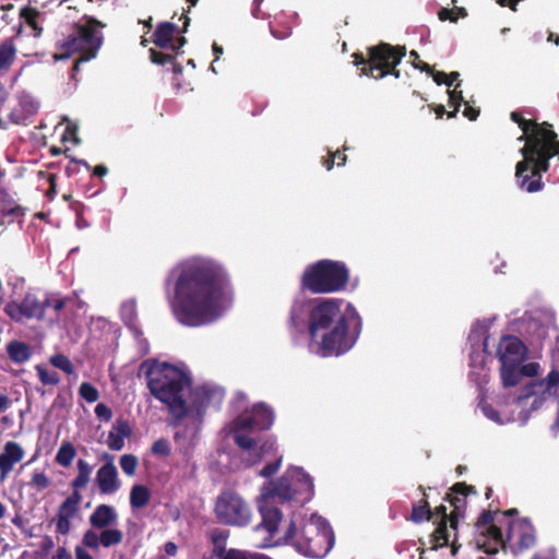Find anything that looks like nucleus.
Returning a JSON list of instances; mask_svg holds the SVG:
<instances>
[{
	"label": "nucleus",
	"instance_id": "1",
	"mask_svg": "<svg viewBox=\"0 0 559 559\" xmlns=\"http://www.w3.org/2000/svg\"><path fill=\"white\" fill-rule=\"evenodd\" d=\"M176 320L198 328L215 322L233 301V285L227 270L215 260L189 259L174 270Z\"/></svg>",
	"mask_w": 559,
	"mask_h": 559
},
{
	"label": "nucleus",
	"instance_id": "2",
	"mask_svg": "<svg viewBox=\"0 0 559 559\" xmlns=\"http://www.w3.org/2000/svg\"><path fill=\"white\" fill-rule=\"evenodd\" d=\"M510 118L523 131L518 140L525 142L520 150L523 159L515 166L516 183L530 193L540 191L544 187L542 175L548 171L549 159L559 156L557 133L552 124L525 119L519 111H512Z\"/></svg>",
	"mask_w": 559,
	"mask_h": 559
},
{
	"label": "nucleus",
	"instance_id": "3",
	"mask_svg": "<svg viewBox=\"0 0 559 559\" xmlns=\"http://www.w3.org/2000/svg\"><path fill=\"white\" fill-rule=\"evenodd\" d=\"M140 372L147 381L150 393L159 402L167 405L169 413L181 420L189 414L183 391L191 383L189 377L169 362H158L146 359L140 365Z\"/></svg>",
	"mask_w": 559,
	"mask_h": 559
},
{
	"label": "nucleus",
	"instance_id": "4",
	"mask_svg": "<svg viewBox=\"0 0 559 559\" xmlns=\"http://www.w3.org/2000/svg\"><path fill=\"white\" fill-rule=\"evenodd\" d=\"M499 511L484 510L475 522V533L484 538L477 544L488 555H495L499 548H507V544L516 537L518 551L532 548L536 543L535 528L528 519H521L509 523L506 538L502 530L495 524V514Z\"/></svg>",
	"mask_w": 559,
	"mask_h": 559
},
{
	"label": "nucleus",
	"instance_id": "5",
	"mask_svg": "<svg viewBox=\"0 0 559 559\" xmlns=\"http://www.w3.org/2000/svg\"><path fill=\"white\" fill-rule=\"evenodd\" d=\"M334 536L330 525L321 520L302 521L297 524L290 520L284 534L274 545H290L304 556L323 558L333 547Z\"/></svg>",
	"mask_w": 559,
	"mask_h": 559
},
{
	"label": "nucleus",
	"instance_id": "6",
	"mask_svg": "<svg viewBox=\"0 0 559 559\" xmlns=\"http://www.w3.org/2000/svg\"><path fill=\"white\" fill-rule=\"evenodd\" d=\"M105 26L106 24L97 19L86 14L83 15L73 25L72 33L57 43L59 55H56L55 58L67 59L73 53H80L72 68L73 71H79L80 63L90 61L97 56L104 43L102 29Z\"/></svg>",
	"mask_w": 559,
	"mask_h": 559
},
{
	"label": "nucleus",
	"instance_id": "7",
	"mask_svg": "<svg viewBox=\"0 0 559 559\" xmlns=\"http://www.w3.org/2000/svg\"><path fill=\"white\" fill-rule=\"evenodd\" d=\"M349 269L343 261L322 259L306 266L300 288L313 295L338 293L349 283Z\"/></svg>",
	"mask_w": 559,
	"mask_h": 559
},
{
	"label": "nucleus",
	"instance_id": "8",
	"mask_svg": "<svg viewBox=\"0 0 559 559\" xmlns=\"http://www.w3.org/2000/svg\"><path fill=\"white\" fill-rule=\"evenodd\" d=\"M406 56V47L396 45L392 46L388 43L367 48V56L362 52L353 53V63L359 68V75H366L380 80L386 75L400 78V71L396 67Z\"/></svg>",
	"mask_w": 559,
	"mask_h": 559
},
{
	"label": "nucleus",
	"instance_id": "9",
	"mask_svg": "<svg viewBox=\"0 0 559 559\" xmlns=\"http://www.w3.org/2000/svg\"><path fill=\"white\" fill-rule=\"evenodd\" d=\"M342 306V299H318L308 316V332L312 341L319 340L320 333L344 318H354L357 328H361V318L355 307L352 304H347L343 310Z\"/></svg>",
	"mask_w": 559,
	"mask_h": 559
},
{
	"label": "nucleus",
	"instance_id": "10",
	"mask_svg": "<svg viewBox=\"0 0 559 559\" xmlns=\"http://www.w3.org/2000/svg\"><path fill=\"white\" fill-rule=\"evenodd\" d=\"M361 328H357L354 318H344L326 329L314 341L318 354L322 357L341 356L347 353L356 343Z\"/></svg>",
	"mask_w": 559,
	"mask_h": 559
},
{
	"label": "nucleus",
	"instance_id": "11",
	"mask_svg": "<svg viewBox=\"0 0 559 559\" xmlns=\"http://www.w3.org/2000/svg\"><path fill=\"white\" fill-rule=\"evenodd\" d=\"M214 514L218 523L235 527L249 525L252 516L248 502L233 490H224L217 496Z\"/></svg>",
	"mask_w": 559,
	"mask_h": 559
},
{
	"label": "nucleus",
	"instance_id": "12",
	"mask_svg": "<svg viewBox=\"0 0 559 559\" xmlns=\"http://www.w3.org/2000/svg\"><path fill=\"white\" fill-rule=\"evenodd\" d=\"M312 492V478L298 467L287 471L275 483H271L270 489V495L282 501L297 500L298 496H310Z\"/></svg>",
	"mask_w": 559,
	"mask_h": 559
},
{
	"label": "nucleus",
	"instance_id": "13",
	"mask_svg": "<svg viewBox=\"0 0 559 559\" xmlns=\"http://www.w3.org/2000/svg\"><path fill=\"white\" fill-rule=\"evenodd\" d=\"M535 394H544L547 400L550 397L557 400V417L552 427L559 428V370L552 369L546 378L538 381H532L524 385L518 401L519 403H522L524 400H528Z\"/></svg>",
	"mask_w": 559,
	"mask_h": 559
},
{
	"label": "nucleus",
	"instance_id": "14",
	"mask_svg": "<svg viewBox=\"0 0 559 559\" xmlns=\"http://www.w3.org/2000/svg\"><path fill=\"white\" fill-rule=\"evenodd\" d=\"M46 309L47 302H44V300H39L33 294H26L21 302L13 300L9 301L4 306L3 310L10 319L19 322L22 321L24 318L43 320L45 317Z\"/></svg>",
	"mask_w": 559,
	"mask_h": 559
},
{
	"label": "nucleus",
	"instance_id": "15",
	"mask_svg": "<svg viewBox=\"0 0 559 559\" xmlns=\"http://www.w3.org/2000/svg\"><path fill=\"white\" fill-rule=\"evenodd\" d=\"M432 513L433 518L436 516L435 523H437V527L430 534L431 549L437 550L438 548L450 545L452 555H455L460 546L456 544V534L454 535V539L450 543V514L447 513V507L440 504L435 508Z\"/></svg>",
	"mask_w": 559,
	"mask_h": 559
},
{
	"label": "nucleus",
	"instance_id": "16",
	"mask_svg": "<svg viewBox=\"0 0 559 559\" xmlns=\"http://www.w3.org/2000/svg\"><path fill=\"white\" fill-rule=\"evenodd\" d=\"M78 475L71 481V487L73 489L72 493L66 498L59 508L62 510H68L78 514L80 510V503L82 501V495L80 492L81 489L85 488L91 480V475L93 472V467L83 459H80L76 463Z\"/></svg>",
	"mask_w": 559,
	"mask_h": 559
},
{
	"label": "nucleus",
	"instance_id": "17",
	"mask_svg": "<svg viewBox=\"0 0 559 559\" xmlns=\"http://www.w3.org/2000/svg\"><path fill=\"white\" fill-rule=\"evenodd\" d=\"M468 495H477V490L474 486L467 485L464 481L455 483L450 488V492L445 495L444 500L449 501L453 507V510L450 513V528L453 531L457 530L459 520L465 514V498Z\"/></svg>",
	"mask_w": 559,
	"mask_h": 559
},
{
	"label": "nucleus",
	"instance_id": "18",
	"mask_svg": "<svg viewBox=\"0 0 559 559\" xmlns=\"http://www.w3.org/2000/svg\"><path fill=\"white\" fill-rule=\"evenodd\" d=\"M526 353L527 349L524 343L513 335L502 336L497 349V356L501 365H522L526 358Z\"/></svg>",
	"mask_w": 559,
	"mask_h": 559
},
{
	"label": "nucleus",
	"instance_id": "19",
	"mask_svg": "<svg viewBox=\"0 0 559 559\" xmlns=\"http://www.w3.org/2000/svg\"><path fill=\"white\" fill-rule=\"evenodd\" d=\"M25 215V209L21 206L10 192L0 186V227L5 223L21 221Z\"/></svg>",
	"mask_w": 559,
	"mask_h": 559
},
{
	"label": "nucleus",
	"instance_id": "20",
	"mask_svg": "<svg viewBox=\"0 0 559 559\" xmlns=\"http://www.w3.org/2000/svg\"><path fill=\"white\" fill-rule=\"evenodd\" d=\"M96 483L102 495H112L119 490L121 483L112 462H107L98 468Z\"/></svg>",
	"mask_w": 559,
	"mask_h": 559
},
{
	"label": "nucleus",
	"instance_id": "21",
	"mask_svg": "<svg viewBox=\"0 0 559 559\" xmlns=\"http://www.w3.org/2000/svg\"><path fill=\"white\" fill-rule=\"evenodd\" d=\"M189 22L190 19L188 16H185V25L181 31L182 33L187 32ZM179 32L180 31L176 24L171 22H162L156 26V29L154 31L151 40L158 48L170 50L175 35Z\"/></svg>",
	"mask_w": 559,
	"mask_h": 559
},
{
	"label": "nucleus",
	"instance_id": "22",
	"mask_svg": "<svg viewBox=\"0 0 559 559\" xmlns=\"http://www.w3.org/2000/svg\"><path fill=\"white\" fill-rule=\"evenodd\" d=\"M215 394V390L201 385L197 386L191 392V403L188 405L189 415H195L199 420H202L209 404Z\"/></svg>",
	"mask_w": 559,
	"mask_h": 559
},
{
	"label": "nucleus",
	"instance_id": "23",
	"mask_svg": "<svg viewBox=\"0 0 559 559\" xmlns=\"http://www.w3.org/2000/svg\"><path fill=\"white\" fill-rule=\"evenodd\" d=\"M24 450L15 441H8L3 447V452L0 454V478L4 479L13 469V466L22 461Z\"/></svg>",
	"mask_w": 559,
	"mask_h": 559
},
{
	"label": "nucleus",
	"instance_id": "24",
	"mask_svg": "<svg viewBox=\"0 0 559 559\" xmlns=\"http://www.w3.org/2000/svg\"><path fill=\"white\" fill-rule=\"evenodd\" d=\"M259 511L262 518L261 523L257 526V530L262 527L269 533L270 538H273L280 530V524L283 520L281 510L276 507L264 502L259 506Z\"/></svg>",
	"mask_w": 559,
	"mask_h": 559
},
{
	"label": "nucleus",
	"instance_id": "25",
	"mask_svg": "<svg viewBox=\"0 0 559 559\" xmlns=\"http://www.w3.org/2000/svg\"><path fill=\"white\" fill-rule=\"evenodd\" d=\"M118 514L114 507L108 504L97 506L90 515V524L93 528L103 530L116 523Z\"/></svg>",
	"mask_w": 559,
	"mask_h": 559
},
{
	"label": "nucleus",
	"instance_id": "26",
	"mask_svg": "<svg viewBox=\"0 0 559 559\" xmlns=\"http://www.w3.org/2000/svg\"><path fill=\"white\" fill-rule=\"evenodd\" d=\"M132 430L128 421L117 420L112 430L108 433L107 444L112 451H120L124 447V438L131 435Z\"/></svg>",
	"mask_w": 559,
	"mask_h": 559
},
{
	"label": "nucleus",
	"instance_id": "27",
	"mask_svg": "<svg viewBox=\"0 0 559 559\" xmlns=\"http://www.w3.org/2000/svg\"><path fill=\"white\" fill-rule=\"evenodd\" d=\"M418 489L423 491L424 497L418 502L413 503L411 515L407 518V520L416 524L433 520V513L428 502L426 490L421 485Z\"/></svg>",
	"mask_w": 559,
	"mask_h": 559
},
{
	"label": "nucleus",
	"instance_id": "28",
	"mask_svg": "<svg viewBox=\"0 0 559 559\" xmlns=\"http://www.w3.org/2000/svg\"><path fill=\"white\" fill-rule=\"evenodd\" d=\"M251 415L254 418L257 430H267L274 423V413L272 408L264 403L253 405Z\"/></svg>",
	"mask_w": 559,
	"mask_h": 559
},
{
	"label": "nucleus",
	"instance_id": "29",
	"mask_svg": "<svg viewBox=\"0 0 559 559\" xmlns=\"http://www.w3.org/2000/svg\"><path fill=\"white\" fill-rule=\"evenodd\" d=\"M17 49L12 38L0 43V73L8 72L16 59Z\"/></svg>",
	"mask_w": 559,
	"mask_h": 559
},
{
	"label": "nucleus",
	"instance_id": "30",
	"mask_svg": "<svg viewBox=\"0 0 559 559\" xmlns=\"http://www.w3.org/2000/svg\"><path fill=\"white\" fill-rule=\"evenodd\" d=\"M7 353L9 358L16 364H23L32 356L29 345L21 341H11L7 345Z\"/></svg>",
	"mask_w": 559,
	"mask_h": 559
},
{
	"label": "nucleus",
	"instance_id": "31",
	"mask_svg": "<svg viewBox=\"0 0 559 559\" xmlns=\"http://www.w3.org/2000/svg\"><path fill=\"white\" fill-rule=\"evenodd\" d=\"M528 366H522V365H501L500 368V376L501 380L504 386H514L516 385L523 373L524 369H526Z\"/></svg>",
	"mask_w": 559,
	"mask_h": 559
},
{
	"label": "nucleus",
	"instance_id": "32",
	"mask_svg": "<svg viewBox=\"0 0 559 559\" xmlns=\"http://www.w3.org/2000/svg\"><path fill=\"white\" fill-rule=\"evenodd\" d=\"M151 491L145 485H133L130 491V504L133 509H142L150 502Z\"/></svg>",
	"mask_w": 559,
	"mask_h": 559
},
{
	"label": "nucleus",
	"instance_id": "33",
	"mask_svg": "<svg viewBox=\"0 0 559 559\" xmlns=\"http://www.w3.org/2000/svg\"><path fill=\"white\" fill-rule=\"evenodd\" d=\"M75 455L76 450L74 445L70 441L64 440L58 449L55 460L60 466L69 467L72 464Z\"/></svg>",
	"mask_w": 559,
	"mask_h": 559
},
{
	"label": "nucleus",
	"instance_id": "34",
	"mask_svg": "<svg viewBox=\"0 0 559 559\" xmlns=\"http://www.w3.org/2000/svg\"><path fill=\"white\" fill-rule=\"evenodd\" d=\"M150 59L153 63L165 66L167 63H171L174 66V72L180 73L182 68L179 63L176 62V53L171 51V53H167L164 51H159L156 49H150Z\"/></svg>",
	"mask_w": 559,
	"mask_h": 559
},
{
	"label": "nucleus",
	"instance_id": "35",
	"mask_svg": "<svg viewBox=\"0 0 559 559\" xmlns=\"http://www.w3.org/2000/svg\"><path fill=\"white\" fill-rule=\"evenodd\" d=\"M100 544L105 548L116 546L122 543L123 533L118 528H103L99 534Z\"/></svg>",
	"mask_w": 559,
	"mask_h": 559
},
{
	"label": "nucleus",
	"instance_id": "36",
	"mask_svg": "<svg viewBox=\"0 0 559 559\" xmlns=\"http://www.w3.org/2000/svg\"><path fill=\"white\" fill-rule=\"evenodd\" d=\"M75 515L76 514L73 512L58 508L56 532L61 535L69 534L71 530V519H73Z\"/></svg>",
	"mask_w": 559,
	"mask_h": 559
},
{
	"label": "nucleus",
	"instance_id": "37",
	"mask_svg": "<svg viewBox=\"0 0 559 559\" xmlns=\"http://www.w3.org/2000/svg\"><path fill=\"white\" fill-rule=\"evenodd\" d=\"M467 11L463 7H455L454 9L442 8L438 12V19L442 22L450 21L456 23L460 17H465Z\"/></svg>",
	"mask_w": 559,
	"mask_h": 559
},
{
	"label": "nucleus",
	"instance_id": "38",
	"mask_svg": "<svg viewBox=\"0 0 559 559\" xmlns=\"http://www.w3.org/2000/svg\"><path fill=\"white\" fill-rule=\"evenodd\" d=\"M304 309H305L304 302H295L290 309L289 324H290V326H293L296 330L302 328L305 324V321L302 318Z\"/></svg>",
	"mask_w": 559,
	"mask_h": 559
},
{
	"label": "nucleus",
	"instance_id": "39",
	"mask_svg": "<svg viewBox=\"0 0 559 559\" xmlns=\"http://www.w3.org/2000/svg\"><path fill=\"white\" fill-rule=\"evenodd\" d=\"M36 371L40 382L45 385H57L60 382V377L57 371L48 370L40 365L36 366Z\"/></svg>",
	"mask_w": 559,
	"mask_h": 559
},
{
	"label": "nucleus",
	"instance_id": "40",
	"mask_svg": "<svg viewBox=\"0 0 559 559\" xmlns=\"http://www.w3.org/2000/svg\"><path fill=\"white\" fill-rule=\"evenodd\" d=\"M20 106L23 111V117H21L23 120L34 116L39 108V104L28 96H24L20 99ZM16 122H20V118L16 120Z\"/></svg>",
	"mask_w": 559,
	"mask_h": 559
},
{
	"label": "nucleus",
	"instance_id": "41",
	"mask_svg": "<svg viewBox=\"0 0 559 559\" xmlns=\"http://www.w3.org/2000/svg\"><path fill=\"white\" fill-rule=\"evenodd\" d=\"M139 460L134 454H123L120 457V467L128 476H133L138 469Z\"/></svg>",
	"mask_w": 559,
	"mask_h": 559
},
{
	"label": "nucleus",
	"instance_id": "42",
	"mask_svg": "<svg viewBox=\"0 0 559 559\" xmlns=\"http://www.w3.org/2000/svg\"><path fill=\"white\" fill-rule=\"evenodd\" d=\"M21 16L24 17L26 23L34 29L35 36H38L41 33V27H39L37 22L39 12L36 9L25 8L21 11Z\"/></svg>",
	"mask_w": 559,
	"mask_h": 559
},
{
	"label": "nucleus",
	"instance_id": "43",
	"mask_svg": "<svg viewBox=\"0 0 559 559\" xmlns=\"http://www.w3.org/2000/svg\"><path fill=\"white\" fill-rule=\"evenodd\" d=\"M50 364L53 367L62 370L67 374H72L74 372L72 362L70 361V359L67 356H64L62 354H56V355L51 356Z\"/></svg>",
	"mask_w": 559,
	"mask_h": 559
},
{
	"label": "nucleus",
	"instance_id": "44",
	"mask_svg": "<svg viewBox=\"0 0 559 559\" xmlns=\"http://www.w3.org/2000/svg\"><path fill=\"white\" fill-rule=\"evenodd\" d=\"M79 394L88 403H94L99 399L98 390L90 382L81 383L79 388Z\"/></svg>",
	"mask_w": 559,
	"mask_h": 559
},
{
	"label": "nucleus",
	"instance_id": "45",
	"mask_svg": "<svg viewBox=\"0 0 559 559\" xmlns=\"http://www.w3.org/2000/svg\"><path fill=\"white\" fill-rule=\"evenodd\" d=\"M51 481L49 477L44 473L39 471H35L32 475V479L29 481V485L33 488H36L37 490H45L50 486Z\"/></svg>",
	"mask_w": 559,
	"mask_h": 559
},
{
	"label": "nucleus",
	"instance_id": "46",
	"mask_svg": "<svg viewBox=\"0 0 559 559\" xmlns=\"http://www.w3.org/2000/svg\"><path fill=\"white\" fill-rule=\"evenodd\" d=\"M234 441L242 450H253L257 445L254 438L239 431H235Z\"/></svg>",
	"mask_w": 559,
	"mask_h": 559
},
{
	"label": "nucleus",
	"instance_id": "47",
	"mask_svg": "<svg viewBox=\"0 0 559 559\" xmlns=\"http://www.w3.org/2000/svg\"><path fill=\"white\" fill-rule=\"evenodd\" d=\"M257 429L255 421L251 413L249 415H241L235 420V431H247Z\"/></svg>",
	"mask_w": 559,
	"mask_h": 559
},
{
	"label": "nucleus",
	"instance_id": "48",
	"mask_svg": "<svg viewBox=\"0 0 559 559\" xmlns=\"http://www.w3.org/2000/svg\"><path fill=\"white\" fill-rule=\"evenodd\" d=\"M151 451L155 455L168 456L170 455L171 449L168 440L160 438L152 444Z\"/></svg>",
	"mask_w": 559,
	"mask_h": 559
},
{
	"label": "nucleus",
	"instance_id": "49",
	"mask_svg": "<svg viewBox=\"0 0 559 559\" xmlns=\"http://www.w3.org/2000/svg\"><path fill=\"white\" fill-rule=\"evenodd\" d=\"M82 543L85 547L92 549H97L102 545L99 535L93 530H88L84 533Z\"/></svg>",
	"mask_w": 559,
	"mask_h": 559
},
{
	"label": "nucleus",
	"instance_id": "50",
	"mask_svg": "<svg viewBox=\"0 0 559 559\" xmlns=\"http://www.w3.org/2000/svg\"><path fill=\"white\" fill-rule=\"evenodd\" d=\"M229 537V531L223 528H214L210 533V539L212 544L226 545Z\"/></svg>",
	"mask_w": 559,
	"mask_h": 559
},
{
	"label": "nucleus",
	"instance_id": "51",
	"mask_svg": "<svg viewBox=\"0 0 559 559\" xmlns=\"http://www.w3.org/2000/svg\"><path fill=\"white\" fill-rule=\"evenodd\" d=\"M460 85L461 84L457 83L453 90L448 91L449 106H460L461 107L464 99H463L462 91H459Z\"/></svg>",
	"mask_w": 559,
	"mask_h": 559
},
{
	"label": "nucleus",
	"instance_id": "52",
	"mask_svg": "<svg viewBox=\"0 0 559 559\" xmlns=\"http://www.w3.org/2000/svg\"><path fill=\"white\" fill-rule=\"evenodd\" d=\"M44 302H47V308H53L57 316L66 306V300L57 297H46Z\"/></svg>",
	"mask_w": 559,
	"mask_h": 559
},
{
	"label": "nucleus",
	"instance_id": "53",
	"mask_svg": "<svg viewBox=\"0 0 559 559\" xmlns=\"http://www.w3.org/2000/svg\"><path fill=\"white\" fill-rule=\"evenodd\" d=\"M479 404L486 417L497 423L500 421V414L498 411H496L491 405L485 402H480Z\"/></svg>",
	"mask_w": 559,
	"mask_h": 559
},
{
	"label": "nucleus",
	"instance_id": "54",
	"mask_svg": "<svg viewBox=\"0 0 559 559\" xmlns=\"http://www.w3.org/2000/svg\"><path fill=\"white\" fill-rule=\"evenodd\" d=\"M95 414H96V416L98 418L104 419L106 421L110 420L111 417H112L111 409L107 405H105L103 403H99V404L96 405Z\"/></svg>",
	"mask_w": 559,
	"mask_h": 559
},
{
	"label": "nucleus",
	"instance_id": "55",
	"mask_svg": "<svg viewBox=\"0 0 559 559\" xmlns=\"http://www.w3.org/2000/svg\"><path fill=\"white\" fill-rule=\"evenodd\" d=\"M281 463H282V460L278 459L277 461L273 462V463H269L266 464L261 471H260V475L262 477H271L272 475H274L280 466H281Z\"/></svg>",
	"mask_w": 559,
	"mask_h": 559
},
{
	"label": "nucleus",
	"instance_id": "56",
	"mask_svg": "<svg viewBox=\"0 0 559 559\" xmlns=\"http://www.w3.org/2000/svg\"><path fill=\"white\" fill-rule=\"evenodd\" d=\"M224 559H254L253 555L248 551L240 550L237 548L228 549V555Z\"/></svg>",
	"mask_w": 559,
	"mask_h": 559
},
{
	"label": "nucleus",
	"instance_id": "57",
	"mask_svg": "<svg viewBox=\"0 0 559 559\" xmlns=\"http://www.w3.org/2000/svg\"><path fill=\"white\" fill-rule=\"evenodd\" d=\"M411 57L414 58V67L416 69H419L420 71L426 72V73H432V68L428 63H426L421 60H418L419 55L416 50L411 51Z\"/></svg>",
	"mask_w": 559,
	"mask_h": 559
},
{
	"label": "nucleus",
	"instance_id": "58",
	"mask_svg": "<svg viewBox=\"0 0 559 559\" xmlns=\"http://www.w3.org/2000/svg\"><path fill=\"white\" fill-rule=\"evenodd\" d=\"M47 179L49 182V189L46 192V197L49 200H53L57 194V175L56 174H47Z\"/></svg>",
	"mask_w": 559,
	"mask_h": 559
},
{
	"label": "nucleus",
	"instance_id": "59",
	"mask_svg": "<svg viewBox=\"0 0 559 559\" xmlns=\"http://www.w3.org/2000/svg\"><path fill=\"white\" fill-rule=\"evenodd\" d=\"M433 81L438 84V85H441V84H444L449 87H451V82H447V79H448V74L443 71H435L432 69V73H429Z\"/></svg>",
	"mask_w": 559,
	"mask_h": 559
},
{
	"label": "nucleus",
	"instance_id": "60",
	"mask_svg": "<svg viewBox=\"0 0 559 559\" xmlns=\"http://www.w3.org/2000/svg\"><path fill=\"white\" fill-rule=\"evenodd\" d=\"M227 555H228V549L226 548V545L213 544V549H212L213 557H216L218 559H224V558H226Z\"/></svg>",
	"mask_w": 559,
	"mask_h": 559
},
{
	"label": "nucleus",
	"instance_id": "61",
	"mask_svg": "<svg viewBox=\"0 0 559 559\" xmlns=\"http://www.w3.org/2000/svg\"><path fill=\"white\" fill-rule=\"evenodd\" d=\"M464 117H466L468 120L474 121L479 116V109L474 108L466 104L464 110H463Z\"/></svg>",
	"mask_w": 559,
	"mask_h": 559
},
{
	"label": "nucleus",
	"instance_id": "62",
	"mask_svg": "<svg viewBox=\"0 0 559 559\" xmlns=\"http://www.w3.org/2000/svg\"><path fill=\"white\" fill-rule=\"evenodd\" d=\"M186 43L187 39L185 37H175L170 50L174 53L178 55L180 52V49L186 45Z\"/></svg>",
	"mask_w": 559,
	"mask_h": 559
},
{
	"label": "nucleus",
	"instance_id": "63",
	"mask_svg": "<svg viewBox=\"0 0 559 559\" xmlns=\"http://www.w3.org/2000/svg\"><path fill=\"white\" fill-rule=\"evenodd\" d=\"M270 29H271L272 35L277 39H284V38L288 37L292 33V31L289 28H285L283 31H277L274 28L272 23L270 24Z\"/></svg>",
	"mask_w": 559,
	"mask_h": 559
},
{
	"label": "nucleus",
	"instance_id": "64",
	"mask_svg": "<svg viewBox=\"0 0 559 559\" xmlns=\"http://www.w3.org/2000/svg\"><path fill=\"white\" fill-rule=\"evenodd\" d=\"M52 559H72V556L66 547H59L52 556Z\"/></svg>",
	"mask_w": 559,
	"mask_h": 559
}]
</instances>
